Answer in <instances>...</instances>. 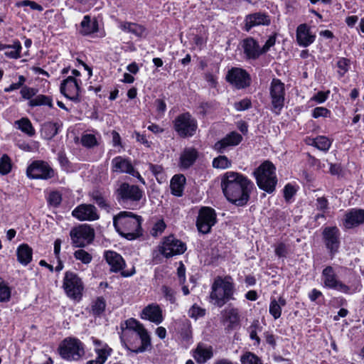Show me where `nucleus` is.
Returning a JSON list of instances; mask_svg holds the SVG:
<instances>
[{"instance_id": "43", "label": "nucleus", "mask_w": 364, "mask_h": 364, "mask_svg": "<svg viewBox=\"0 0 364 364\" xmlns=\"http://www.w3.org/2000/svg\"><path fill=\"white\" fill-rule=\"evenodd\" d=\"M242 364H263L262 360L252 352L245 353L240 358Z\"/></svg>"}, {"instance_id": "47", "label": "nucleus", "mask_w": 364, "mask_h": 364, "mask_svg": "<svg viewBox=\"0 0 364 364\" xmlns=\"http://www.w3.org/2000/svg\"><path fill=\"white\" fill-rule=\"evenodd\" d=\"M149 168L151 171V173L155 176L156 180L159 183H161L164 180H165V173L164 168L161 165L149 164Z\"/></svg>"}, {"instance_id": "29", "label": "nucleus", "mask_w": 364, "mask_h": 364, "mask_svg": "<svg viewBox=\"0 0 364 364\" xmlns=\"http://www.w3.org/2000/svg\"><path fill=\"white\" fill-rule=\"evenodd\" d=\"M364 223V210H354L346 215L344 225L347 228H351Z\"/></svg>"}, {"instance_id": "13", "label": "nucleus", "mask_w": 364, "mask_h": 364, "mask_svg": "<svg viewBox=\"0 0 364 364\" xmlns=\"http://www.w3.org/2000/svg\"><path fill=\"white\" fill-rule=\"evenodd\" d=\"M63 287L68 297L74 300H80L84 289L82 282L77 275L73 272L65 273Z\"/></svg>"}, {"instance_id": "55", "label": "nucleus", "mask_w": 364, "mask_h": 364, "mask_svg": "<svg viewBox=\"0 0 364 364\" xmlns=\"http://www.w3.org/2000/svg\"><path fill=\"white\" fill-rule=\"evenodd\" d=\"M166 225L163 220L157 221L153 226L151 230V234L154 237H157L161 235L165 230Z\"/></svg>"}, {"instance_id": "7", "label": "nucleus", "mask_w": 364, "mask_h": 364, "mask_svg": "<svg viewBox=\"0 0 364 364\" xmlns=\"http://www.w3.org/2000/svg\"><path fill=\"white\" fill-rule=\"evenodd\" d=\"M114 194L120 204L133 205H136L142 198L144 192L136 185L122 182L115 189Z\"/></svg>"}, {"instance_id": "18", "label": "nucleus", "mask_w": 364, "mask_h": 364, "mask_svg": "<svg viewBox=\"0 0 364 364\" xmlns=\"http://www.w3.org/2000/svg\"><path fill=\"white\" fill-rule=\"evenodd\" d=\"M225 79L237 89H243L250 85L251 78L250 74L240 68H232L228 70Z\"/></svg>"}, {"instance_id": "19", "label": "nucleus", "mask_w": 364, "mask_h": 364, "mask_svg": "<svg viewBox=\"0 0 364 364\" xmlns=\"http://www.w3.org/2000/svg\"><path fill=\"white\" fill-rule=\"evenodd\" d=\"M72 216L80 221H95L100 218L97 208L92 204L82 203L72 211Z\"/></svg>"}, {"instance_id": "36", "label": "nucleus", "mask_w": 364, "mask_h": 364, "mask_svg": "<svg viewBox=\"0 0 364 364\" xmlns=\"http://www.w3.org/2000/svg\"><path fill=\"white\" fill-rule=\"evenodd\" d=\"M224 318L233 326L237 324L240 321L239 311L236 308L228 307L223 311Z\"/></svg>"}, {"instance_id": "46", "label": "nucleus", "mask_w": 364, "mask_h": 364, "mask_svg": "<svg viewBox=\"0 0 364 364\" xmlns=\"http://www.w3.org/2000/svg\"><path fill=\"white\" fill-rule=\"evenodd\" d=\"M16 123L18 124V128L26 134L32 136L34 134V129L28 119L22 118Z\"/></svg>"}, {"instance_id": "63", "label": "nucleus", "mask_w": 364, "mask_h": 364, "mask_svg": "<svg viewBox=\"0 0 364 364\" xmlns=\"http://www.w3.org/2000/svg\"><path fill=\"white\" fill-rule=\"evenodd\" d=\"M275 254L279 257H284L287 255V248L285 244L281 242L275 248Z\"/></svg>"}, {"instance_id": "54", "label": "nucleus", "mask_w": 364, "mask_h": 364, "mask_svg": "<svg viewBox=\"0 0 364 364\" xmlns=\"http://www.w3.org/2000/svg\"><path fill=\"white\" fill-rule=\"evenodd\" d=\"M312 117L315 119L318 117H329L331 111L323 107H317L312 110Z\"/></svg>"}, {"instance_id": "27", "label": "nucleus", "mask_w": 364, "mask_h": 364, "mask_svg": "<svg viewBox=\"0 0 364 364\" xmlns=\"http://www.w3.org/2000/svg\"><path fill=\"white\" fill-rule=\"evenodd\" d=\"M28 178L33 179L46 178V164L43 161H33L27 168Z\"/></svg>"}, {"instance_id": "2", "label": "nucleus", "mask_w": 364, "mask_h": 364, "mask_svg": "<svg viewBox=\"0 0 364 364\" xmlns=\"http://www.w3.org/2000/svg\"><path fill=\"white\" fill-rule=\"evenodd\" d=\"M140 215L129 211H122L113 218V225L120 235L129 240H135L142 235Z\"/></svg>"}, {"instance_id": "51", "label": "nucleus", "mask_w": 364, "mask_h": 364, "mask_svg": "<svg viewBox=\"0 0 364 364\" xmlns=\"http://www.w3.org/2000/svg\"><path fill=\"white\" fill-rule=\"evenodd\" d=\"M338 68V74L340 76H343L349 70L350 60L346 58H341L337 62Z\"/></svg>"}, {"instance_id": "16", "label": "nucleus", "mask_w": 364, "mask_h": 364, "mask_svg": "<svg viewBox=\"0 0 364 364\" xmlns=\"http://www.w3.org/2000/svg\"><path fill=\"white\" fill-rule=\"evenodd\" d=\"M217 222L216 213L210 207H202L196 220L198 230L203 234H208Z\"/></svg>"}, {"instance_id": "56", "label": "nucleus", "mask_w": 364, "mask_h": 364, "mask_svg": "<svg viewBox=\"0 0 364 364\" xmlns=\"http://www.w3.org/2000/svg\"><path fill=\"white\" fill-rule=\"evenodd\" d=\"M252 107V102L249 98H244L234 104V107L237 111H244Z\"/></svg>"}, {"instance_id": "33", "label": "nucleus", "mask_w": 364, "mask_h": 364, "mask_svg": "<svg viewBox=\"0 0 364 364\" xmlns=\"http://www.w3.org/2000/svg\"><path fill=\"white\" fill-rule=\"evenodd\" d=\"M287 302L285 299L280 296L277 301L275 299L271 300L269 304V314L274 319H277L281 316L282 307L286 305Z\"/></svg>"}, {"instance_id": "20", "label": "nucleus", "mask_w": 364, "mask_h": 364, "mask_svg": "<svg viewBox=\"0 0 364 364\" xmlns=\"http://www.w3.org/2000/svg\"><path fill=\"white\" fill-rule=\"evenodd\" d=\"M271 18L269 15L262 12L248 14L245 18V30L250 31L252 28L259 26H269Z\"/></svg>"}, {"instance_id": "44", "label": "nucleus", "mask_w": 364, "mask_h": 364, "mask_svg": "<svg viewBox=\"0 0 364 364\" xmlns=\"http://www.w3.org/2000/svg\"><path fill=\"white\" fill-rule=\"evenodd\" d=\"M231 161L224 155L219 156L213 160V166L215 168L225 169L231 166Z\"/></svg>"}, {"instance_id": "57", "label": "nucleus", "mask_w": 364, "mask_h": 364, "mask_svg": "<svg viewBox=\"0 0 364 364\" xmlns=\"http://www.w3.org/2000/svg\"><path fill=\"white\" fill-rule=\"evenodd\" d=\"M296 193V190L293 185L290 183L287 184L284 188V198L285 200L289 202Z\"/></svg>"}, {"instance_id": "15", "label": "nucleus", "mask_w": 364, "mask_h": 364, "mask_svg": "<svg viewBox=\"0 0 364 364\" xmlns=\"http://www.w3.org/2000/svg\"><path fill=\"white\" fill-rule=\"evenodd\" d=\"M322 240L331 258L338 252L341 245V233L336 226L326 227L322 232Z\"/></svg>"}, {"instance_id": "21", "label": "nucleus", "mask_w": 364, "mask_h": 364, "mask_svg": "<svg viewBox=\"0 0 364 364\" xmlns=\"http://www.w3.org/2000/svg\"><path fill=\"white\" fill-rule=\"evenodd\" d=\"M242 47L245 57L248 60H256L262 55V48L253 38H247L242 41Z\"/></svg>"}, {"instance_id": "61", "label": "nucleus", "mask_w": 364, "mask_h": 364, "mask_svg": "<svg viewBox=\"0 0 364 364\" xmlns=\"http://www.w3.org/2000/svg\"><path fill=\"white\" fill-rule=\"evenodd\" d=\"M276 43V35H272L269 37V38L265 42V44L262 48V53H266L270 48L274 46Z\"/></svg>"}, {"instance_id": "40", "label": "nucleus", "mask_w": 364, "mask_h": 364, "mask_svg": "<svg viewBox=\"0 0 364 364\" xmlns=\"http://www.w3.org/2000/svg\"><path fill=\"white\" fill-rule=\"evenodd\" d=\"M11 296V289L9 284L0 277V302H8Z\"/></svg>"}, {"instance_id": "3", "label": "nucleus", "mask_w": 364, "mask_h": 364, "mask_svg": "<svg viewBox=\"0 0 364 364\" xmlns=\"http://www.w3.org/2000/svg\"><path fill=\"white\" fill-rule=\"evenodd\" d=\"M126 327L123 330V336L127 338H139L141 344L137 346L135 342L127 339L126 348L135 353H143L151 346V338L144 325L134 318H129L125 321Z\"/></svg>"}, {"instance_id": "17", "label": "nucleus", "mask_w": 364, "mask_h": 364, "mask_svg": "<svg viewBox=\"0 0 364 364\" xmlns=\"http://www.w3.org/2000/svg\"><path fill=\"white\" fill-rule=\"evenodd\" d=\"M81 81L73 76H68L60 84V92L68 99L78 103L81 99L80 97Z\"/></svg>"}, {"instance_id": "64", "label": "nucleus", "mask_w": 364, "mask_h": 364, "mask_svg": "<svg viewBox=\"0 0 364 364\" xmlns=\"http://www.w3.org/2000/svg\"><path fill=\"white\" fill-rule=\"evenodd\" d=\"M58 160L60 166L63 168H68L70 167V161L67 158L66 155L63 152H59L58 154Z\"/></svg>"}, {"instance_id": "12", "label": "nucleus", "mask_w": 364, "mask_h": 364, "mask_svg": "<svg viewBox=\"0 0 364 364\" xmlns=\"http://www.w3.org/2000/svg\"><path fill=\"white\" fill-rule=\"evenodd\" d=\"M321 279L324 287L344 294H350V288L338 279L335 269L331 266H327L323 269Z\"/></svg>"}, {"instance_id": "26", "label": "nucleus", "mask_w": 364, "mask_h": 364, "mask_svg": "<svg viewBox=\"0 0 364 364\" xmlns=\"http://www.w3.org/2000/svg\"><path fill=\"white\" fill-rule=\"evenodd\" d=\"M105 258L110 266L112 272H118L122 270L125 267V262L122 257L114 251H106Z\"/></svg>"}, {"instance_id": "45", "label": "nucleus", "mask_w": 364, "mask_h": 364, "mask_svg": "<svg viewBox=\"0 0 364 364\" xmlns=\"http://www.w3.org/2000/svg\"><path fill=\"white\" fill-rule=\"evenodd\" d=\"M11 161L8 155L4 154L0 158V174L6 175L11 171Z\"/></svg>"}, {"instance_id": "11", "label": "nucleus", "mask_w": 364, "mask_h": 364, "mask_svg": "<svg viewBox=\"0 0 364 364\" xmlns=\"http://www.w3.org/2000/svg\"><path fill=\"white\" fill-rule=\"evenodd\" d=\"M269 93L272 106V111L278 115L284 105V84L279 79L274 78L270 84Z\"/></svg>"}, {"instance_id": "62", "label": "nucleus", "mask_w": 364, "mask_h": 364, "mask_svg": "<svg viewBox=\"0 0 364 364\" xmlns=\"http://www.w3.org/2000/svg\"><path fill=\"white\" fill-rule=\"evenodd\" d=\"M132 26V27L130 31L131 33H133L138 37H141L144 36L145 33V28L142 26L134 23Z\"/></svg>"}, {"instance_id": "14", "label": "nucleus", "mask_w": 364, "mask_h": 364, "mask_svg": "<svg viewBox=\"0 0 364 364\" xmlns=\"http://www.w3.org/2000/svg\"><path fill=\"white\" fill-rule=\"evenodd\" d=\"M111 170L113 173H127L136 178L143 185L146 183L144 179L141 177L139 172L134 168L129 158L121 156L113 158L111 161Z\"/></svg>"}, {"instance_id": "28", "label": "nucleus", "mask_w": 364, "mask_h": 364, "mask_svg": "<svg viewBox=\"0 0 364 364\" xmlns=\"http://www.w3.org/2000/svg\"><path fill=\"white\" fill-rule=\"evenodd\" d=\"M198 156L197 150L192 147L186 148L180 156V165L183 168H190Z\"/></svg>"}, {"instance_id": "6", "label": "nucleus", "mask_w": 364, "mask_h": 364, "mask_svg": "<svg viewBox=\"0 0 364 364\" xmlns=\"http://www.w3.org/2000/svg\"><path fill=\"white\" fill-rule=\"evenodd\" d=\"M58 352L63 360L77 362L85 354V345L77 338L68 337L60 342L58 347Z\"/></svg>"}, {"instance_id": "5", "label": "nucleus", "mask_w": 364, "mask_h": 364, "mask_svg": "<svg viewBox=\"0 0 364 364\" xmlns=\"http://www.w3.org/2000/svg\"><path fill=\"white\" fill-rule=\"evenodd\" d=\"M257 185L264 191L272 193L277 184L276 167L269 161L261 164L253 172Z\"/></svg>"}, {"instance_id": "59", "label": "nucleus", "mask_w": 364, "mask_h": 364, "mask_svg": "<svg viewBox=\"0 0 364 364\" xmlns=\"http://www.w3.org/2000/svg\"><path fill=\"white\" fill-rule=\"evenodd\" d=\"M329 93H330V91H327V92L320 91V92H318L316 95H314L311 98V101H315L316 102H317L318 104H321V103L324 102L328 99Z\"/></svg>"}, {"instance_id": "37", "label": "nucleus", "mask_w": 364, "mask_h": 364, "mask_svg": "<svg viewBox=\"0 0 364 364\" xmlns=\"http://www.w3.org/2000/svg\"><path fill=\"white\" fill-rule=\"evenodd\" d=\"M9 48L4 53V55L10 59H18L21 57V45L19 41L14 42L12 45H9Z\"/></svg>"}, {"instance_id": "24", "label": "nucleus", "mask_w": 364, "mask_h": 364, "mask_svg": "<svg viewBox=\"0 0 364 364\" xmlns=\"http://www.w3.org/2000/svg\"><path fill=\"white\" fill-rule=\"evenodd\" d=\"M296 41L300 46L308 47L315 41L316 36L310 32L309 26L306 23L300 24L296 28Z\"/></svg>"}, {"instance_id": "35", "label": "nucleus", "mask_w": 364, "mask_h": 364, "mask_svg": "<svg viewBox=\"0 0 364 364\" xmlns=\"http://www.w3.org/2000/svg\"><path fill=\"white\" fill-rule=\"evenodd\" d=\"M311 142L309 144L314 146L318 149L323 151H327L331 146V141L328 138L324 136H318L316 138L311 139Z\"/></svg>"}, {"instance_id": "8", "label": "nucleus", "mask_w": 364, "mask_h": 364, "mask_svg": "<svg viewBox=\"0 0 364 364\" xmlns=\"http://www.w3.org/2000/svg\"><path fill=\"white\" fill-rule=\"evenodd\" d=\"M173 124L174 130L183 138L193 136L198 129L197 120L188 112L178 115Z\"/></svg>"}, {"instance_id": "60", "label": "nucleus", "mask_w": 364, "mask_h": 364, "mask_svg": "<svg viewBox=\"0 0 364 364\" xmlns=\"http://www.w3.org/2000/svg\"><path fill=\"white\" fill-rule=\"evenodd\" d=\"M26 78L23 75L18 76V80L17 82L12 83L9 87H6L4 89V92H10L14 90L19 89L25 82Z\"/></svg>"}, {"instance_id": "41", "label": "nucleus", "mask_w": 364, "mask_h": 364, "mask_svg": "<svg viewBox=\"0 0 364 364\" xmlns=\"http://www.w3.org/2000/svg\"><path fill=\"white\" fill-rule=\"evenodd\" d=\"M180 333L183 339L186 341L192 337L191 324L187 318H184L180 322Z\"/></svg>"}, {"instance_id": "31", "label": "nucleus", "mask_w": 364, "mask_h": 364, "mask_svg": "<svg viewBox=\"0 0 364 364\" xmlns=\"http://www.w3.org/2000/svg\"><path fill=\"white\" fill-rule=\"evenodd\" d=\"M81 33L85 36L90 35L98 31V21L96 18L91 19L90 16L86 15L83 17L80 23Z\"/></svg>"}, {"instance_id": "30", "label": "nucleus", "mask_w": 364, "mask_h": 364, "mask_svg": "<svg viewBox=\"0 0 364 364\" xmlns=\"http://www.w3.org/2000/svg\"><path fill=\"white\" fill-rule=\"evenodd\" d=\"M185 183L186 178L183 175L176 174L173 176L170 184L171 193L177 197L182 196Z\"/></svg>"}, {"instance_id": "38", "label": "nucleus", "mask_w": 364, "mask_h": 364, "mask_svg": "<svg viewBox=\"0 0 364 364\" xmlns=\"http://www.w3.org/2000/svg\"><path fill=\"white\" fill-rule=\"evenodd\" d=\"M81 144L87 149H92L98 146V139L95 134L84 133L80 138Z\"/></svg>"}, {"instance_id": "4", "label": "nucleus", "mask_w": 364, "mask_h": 364, "mask_svg": "<svg viewBox=\"0 0 364 364\" xmlns=\"http://www.w3.org/2000/svg\"><path fill=\"white\" fill-rule=\"evenodd\" d=\"M235 284L231 277H217L211 286L210 299L215 306L220 308L228 301L235 299Z\"/></svg>"}, {"instance_id": "10", "label": "nucleus", "mask_w": 364, "mask_h": 364, "mask_svg": "<svg viewBox=\"0 0 364 364\" xmlns=\"http://www.w3.org/2000/svg\"><path fill=\"white\" fill-rule=\"evenodd\" d=\"M72 244L76 247H83L91 243L95 237L94 229L87 224L73 228L70 232Z\"/></svg>"}, {"instance_id": "25", "label": "nucleus", "mask_w": 364, "mask_h": 364, "mask_svg": "<svg viewBox=\"0 0 364 364\" xmlns=\"http://www.w3.org/2000/svg\"><path fill=\"white\" fill-rule=\"evenodd\" d=\"M213 356V350L211 346L198 343L193 352V357L198 364H204Z\"/></svg>"}, {"instance_id": "48", "label": "nucleus", "mask_w": 364, "mask_h": 364, "mask_svg": "<svg viewBox=\"0 0 364 364\" xmlns=\"http://www.w3.org/2000/svg\"><path fill=\"white\" fill-rule=\"evenodd\" d=\"M105 301L102 297H98L92 305V314L95 316L100 315L105 309Z\"/></svg>"}, {"instance_id": "42", "label": "nucleus", "mask_w": 364, "mask_h": 364, "mask_svg": "<svg viewBox=\"0 0 364 364\" xmlns=\"http://www.w3.org/2000/svg\"><path fill=\"white\" fill-rule=\"evenodd\" d=\"M261 331L262 326H260L259 321L258 320L253 321L248 328L250 339L255 341L257 346L260 343V338L257 336V332H260Z\"/></svg>"}, {"instance_id": "53", "label": "nucleus", "mask_w": 364, "mask_h": 364, "mask_svg": "<svg viewBox=\"0 0 364 364\" xmlns=\"http://www.w3.org/2000/svg\"><path fill=\"white\" fill-rule=\"evenodd\" d=\"M16 6L17 7H27L28 6L31 10H37V11H43V8L42 6L38 4L35 1L24 0L18 1L16 3Z\"/></svg>"}, {"instance_id": "34", "label": "nucleus", "mask_w": 364, "mask_h": 364, "mask_svg": "<svg viewBox=\"0 0 364 364\" xmlns=\"http://www.w3.org/2000/svg\"><path fill=\"white\" fill-rule=\"evenodd\" d=\"M111 352L112 349L108 345H103V348H97L95 350L97 357L94 360L87 361L86 364H104Z\"/></svg>"}, {"instance_id": "58", "label": "nucleus", "mask_w": 364, "mask_h": 364, "mask_svg": "<svg viewBox=\"0 0 364 364\" xmlns=\"http://www.w3.org/2000/svg\"><path fill=\"white\" fill-rule=\"evenodd\" d=\"M162 293L165 298L168 300L171 303L173 304L176 301L175 291L167 286H163L161 287Z\"/></svg>"}, {"instance_id": "49", "label": "nucleus", "mask_w": 364, "mask_h": 364, "mask_svg": "<svg viewBox=\"0 0 364 364\" xmlns=\"http://www.w3.org/2000/svg\"><path fill=\"white\" fill-rule=\"evenodd\" d=\"M49 205L56 208L58 207L62 202V194L57 191H51L48 199Z\"/></svg>"}, {"instance_id": "23", "label": "nucleus", "mask_w": 364, "mask_h": 364, "mask_svg": "<svg viewBox=\"0 0 364 364\" xmlns=\"http://www.w3.org/2000/svg\"><path fill=\"white\" fill-rule=\"evenodd\" d=\"M141 318L149 320L156 324L163 321L162 310L156 304H151L146 306L141 312Z\"/></svg>"}, {"instance_id": "39", "label": "nucleus", "mask_w": 364, "mask_h": 364, "mask_svg": "<svg viewBox=\"0 0 364 364\" xmlns=\"http://www.w3.org/2000/svg\"><path fill=\"white\" fill-rule=\"evenodd\" d=\"M90 196L92 200L102 209L109 210L110 206L102 194L98 191H94L90 193Z\"/></svg>"}, {"instance_id": "32", "label": "nucleus", "mask_w": 364, "mask_h": 364, "mask_svg": "<svg viewBox=\"0 0 364 364\" xmlns=\"http://www.w3.org/2000/svg\"><path fill=\"white\" fill-rule=\"evenodd\" d=\"M17 259L23 266H26L32 259V249L26 244L19 245L16 250Z\"/></svg>"}, {"instance_id": "1", "label": "nucleus", "mask_w": 364, "mask_h": 364, "mask_svg": "<svg viewBox=\"0 0 364 364\" xmlns=\"http://www.w3.org/2000/svg\"><path fill=\"white\" fill-rule=\"evenodd\" d=\"M221 187L229 202L237 206H243L250 200L254 183L240 173L228 171L222 177Z\"/></svg>"}, {"instance_id": "22", "label": "nucleus", "mask_w": 364, "mask_h": 364, "mask_svg": "<svg viewBox=\"0 0 364 364\" xmlns=\"http://www.w3.org/2000/svg\"><path fill=\"white\" fill-rule=\"evenodd\" d=\"M242 140L241 134L236 132H231L221 140L217 141L214 145V149L220 153H223L228 146H237Z\"/></svg>"}, {"instance_id": "50", "label": "nucleus", "mask_w": 364, "mask_h": 364, "mask_svg": "<svg viewBox=\"0 0 364 364\" xmlns=\"http://www.w3.org/2000/svg\"><path fill=\"white\" fill-rule=\"evenodd\" d=\"M74 257L76 259L81 261L84 264H88L92 261V255L85 250L80 249L74 252Z\"/></svg>"}, {"instance_id": "9", "label": "nucleus", "mask_w": 364, "mask_h": 364, "mask_svg": "<svg viewBox=\"0 0 364 364\" xmlns=\"http://www.w3.org/2000/svg\"><path fill=\"white\" fill-rule=\"evenodd\" d=\"M158 249L164 257L170 258L183 254L186 250V245L171 235L163 238Z\"/></svg>"}, {"instance_id": "52", "label": "nucleus", "mask_w": 364, "mask_h": 364, "mask_svg": "<svg viewBox=\"0 0 364 364\" xmlns=\"http://www.w3.org/2000/svg\"><path fill=\"white\" fill-rule=\"evenodd\" d=\"M205 314V309L200 308L196 304H193L188 311V316L195 319L203 317Z\"/></svg>"}]
</instances>
